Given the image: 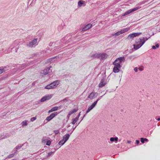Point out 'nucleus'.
Instances as JSON below:
<instances>
[{"label":"nucleus","mask_w":160,"mask_h":160,"mask_svg":"<svg viewBox=\"0 0 160 160\" xmlns=\"http://www.w3.org/2000/svg\"><path fill=\"white\" fill-rule=\"evenodd\" d=\"M105 93L103 95L101 96L99 98H98L97 100L95 101L90 106L88 107L87 110L86 112V114H87L89 112H90L93 108L96 106L97 103L98 101H99L103 97V96L105 94Z\"/></svg>","instance_id":"nucleus-1"},{"label":"nucleus","mask_w":160,"mask_h":160,"mask_svg":"<svg viewBox=\"0 0 160 160\" xmlns=\"http://www.w3.org/2000/svg\"><path fill=\"white\" fill-rule=\"evenodd\" d=\"M18 44V41H14L10 47L6 51V52L7 53H10L12 52V50L14 48L16 47Z\"/></svg>","instance_id":"nucleus-2"},{"label":"nucleus","mask_w":160,"mask_h":160,"mask_svg":"<svg viewBox=\"0 0 160 160\" xmlns=\"http://www.w3.org/2000/svg\"><path fill=\"white\" fill-rule=\"evenodd\" d=\"M125 61V58L124 57H120L117 58L116 60L113 62L115 64H118L121 65L120 64Z\"/></svg>","instance_id":"nucleus-3"},{"label":"nucleus","mask_w":160,"mask_h":160,"mask_svg":"<svg viewBox=\"0 0 160 160\" xmlns=\"http://www.w3.org/2000/svg\"><path fill=\"white\" fill-rule=\"evenodd\" d=\"M129 29V28H125L121 31H119L118 32H117L116 33L113 34H112V36H118L120 34H123L124 33H125L128 31Z\"/></svg>","instance_id":"nucleus-4"},{"label":"nucleus","mask_w":160,"mask_h":160,"mask_svg":"<svg viewBox=\"0 0 160 160\" xmlns=\"http://www.w3.org/2000/svg\"><path fill=\"white\" fill-rule=\"evenodd\" d=\"M37 44V39L35 38L30 42L27 45V46L29 47L32 48L36 46Z\"/></svg>","instance_id":"nucleus-5"},{"label":"nucleus","mask_w":160,"mask_h":160,"mask_svg":"<svg viewBox=\"0 0 160 160\" xmlns=\"http://www.w3.org/2000/svg\"><path fill=\"white\" fill-rule=\"evenodd\" d=\"M114 65V67L113 68V72L114 73H118L119 72L120 70L122 67L121 65H119L118 64H115L113 63Z\"/></svg>","instance_id":"nucleus-6"},{"label":"nucleus","mask_w":160,"mask_h":160,"mask_svg":"<svg viewBox=\"0 0 160 160\" xmlns=\"http://www.w3.org/2000/svg\"><path fill=\"white\" fill-rule=\"evenodd\" d=\"M141 8L140 7H136L135 8H134L132 9H130L128 10L125 13H124L122 15V16H124L126 15H127L131 12H132L134 11H135L137 10L138 9H139L140 8Z\"/></svg>","instance_id":"nucleus-7"},{"label":"nucleus","mask_w":160,"mask_h":160,"mask_svg":"<svg viewBox=\"0 0 160 160\" xmlns=\"http://www.w3.org/2000/svg\"><path fill=\"white\" fill-rule=\"evenodd\" d=\"M52 94H49L41 98L40 101L41 102H43L47 100H49L52 98Z\"/></svg>","instance_id":"nucleus-8"},{"label":"nucleus","mask_w":160,"mask_h":160,"mask_svg":"<svg viewBox=\"0 0 160 160\" xmlns=\"http://www.w3.org/2000/svg\"><path fill=\"white\" fill-rule=\"evenodd\" d=\"M148 38H147L146 37H142L139 38L137 41H136V44H140L142 43L144 41V43L145 42L148 40Z\"/></svg>","instance_id":"nucleus-9"},{"label":"nucleus","mask_w":160,"mask_h":160,"mask_svg":"<svg viewBox=\"0 0 160 160\" xmlns=\"http://www.w3.org/2000/svg\"><path fill=\"white\" fill-rule=\"evenodd\" d=\"M51 67H52L51 66L50 67H48L43 70V73L44 75H46L47 74H49L51 72L52 70L50 69V68Z\"/></svg>","instance_id":"nucleus-10"},{"label":"nucleus","mask_w":160,"mask_h":160,"mask_svg":"<svg viewBox=\"0 0 160 160\" xmlns=\"http://www.w3.org/2000/svg\"><path fill=\"white\" fill-rule=\"evenodd\" d=\"M98 95V94L96 92H91L89 95L88 96V98L90 99H92L96 98Z\"/></svg>","instance_id":"nucleus-11"},{"label":"nucleus","mask_w":160,"mask_h":160,"mask_svg":"<svg viewBox=\"0 0 160 160\" xmlns=\"http://www.w3.org/2000/svg\"><path fill=\"white\" fill-rule=\"evenodd\" d=\"M86 5V2L85 1L80 0L78 2V7L80 8L81 7H84Z\"/></svg>","instance_id":"nucleus-12"},{"label":"nucleus","mask_w":160,"mask_h":160,"mask_svg":"<svg viewBox=\"0 0 160 160\" xmlns=\"http://www.w3.org/2000/svg\"><path fill=\"white\" fill-rule=\"evenodd\" d=\"M141 32H135L132 33L131 34H130L128 36V38H134L138 36L140 34H141Z\"/></svg>","instance_id":"nucleus-13"},{"label":"nucleus","mask_w":160,"mask_h":160,"mask_svg":"<svg viewBox=\"0 0 160 160\" xmlns=\"http://www.w3.org/2000/svg\"><path fill=\"white\" fill-rule=\"evenodd\" d=\"M59 83V80H57L51 83V85H52V87L53 88H56Z\"/></svg>","instance_id":"nucleus-14"},{"label":"nucleus","mask_w":160,"mask_h":160,"mask_svg":"<svg viewBox=\"0 0 160 160\" xmlns=\"http://www.w3.org/2000/svg\"><path fill=\"white\" fill-rule=\"evenodd\" d=\"M144 43V42L143 41L142 43L140 44H134V48L136 50H137L141 47Z\"/></svg>","instance_id":"nucleus-15"},{"label":"nucleus","mask_w":160,"mask_h":160,"mask_svg":"<svg viewBox=\"0 0 160 160\" xmlns=\"http://www.w3.org/2000/svg\"><path fill=\"white\" fill-rule=\"evenodd\" d=\"M92 25L91 24L89 23L88 24L83 28L82 29V31H84L88 30V29L91 28L92 27Z\"/></svg>","instance_id":"nucleus-16"},{"label":"nucleus","mask_w":160,"mask_h":160,"mask_svg":"<svg viewBox=\"0 0 160 160\" xmlns=\"http://www.w3.org/2000/svg\"><path fill=\"white\" fill-rule=\"evenodd\" d=\"M106 83L104 81V80L103 79H102L98 85V86L100 88H102L105 86Z\"/></svg>","instance_id":"nucleus-17"},{"label":"nucleus","mask_w":160,"mask_h":160,"mask_svg":"<svg viewBox=\"0 0 160 160\" xmlns=\"http://www.w3.org/2000/svg\"><path fill=\"white\" fill-rule=\"evenodd\" d=\"M71 134H66L64 135L63 137V139L65 142H67L69 139Z\"/></svg>","instance_id":"nucleus-18"},{"label":"nucleus","mask_w":160,"mask_h":160,"mask_svg":"<svg viewBox=\"0 0 160 160\" xmlns=\"http://www.w3.org/2000/svg\"><path fill=\"white\" fill-rule=\"evenodd\" d=\"M108 55L106 53H100V59H103L107 58Z\"/></svg>","instance_id":"nucleus-19"},{"label":"nucleus","mask_w":160,"mask_h":160,"mask_svg":"<svg viewBox=\"0 0 160 160\" xmlns=\"http://www.w3.org/2000/svg\"><path fill=\"white\" fill-rule=\"evenodd\" d=\"M10 136L9 134H5V135L3 134L2 135H1L0 136V140L8 137Z\"/></svg>","instance_id":"nucleus-20"},{"label":"nucleus","mask_w":160,"mask_h":160,"mask_svg":"<svg viewBox=\"0 0 160 160\" xmlns=\"http://www.w3.org/2000/svg\"><path fill=\"white\" fill-rule=\"evenodd\" d=\"M92 57L94 58H98L100 59V53H95L92 56Z\"/></svg>","instance_id":"nucleus-21"},{"label":"nucleus","mask_w":160,"mask_h":160,"mask_svg":"<svg viewBox=\"0 0 160 160\" xmlns=\"http://www.w3.org/2000/svg\"><path fill=\"white\" fill-rule=\"evenodd\" d=\"M66 142H65L62 139L59 142L58 144L61 146H62Z\"/></svg>","instance_id":"nucleus-22"},{"label":"nucleus","mask_w":160,"mask_h":160,"mask_svg":"<svg viewBox=\"0 0 160 160\" xmlns=\"http://www.w3.org/2000/svg\"><path fill=\"white\" fill-rule=\"evenodd\" d=\"M118 138L117 137H112L110 139V140L111 142L116 141L117 142L118 140Z\"/></svg>","instance_id":"nucleus-23"},{"label":"nucleus","mask_w":160,"mask_h":160,"mask_svg":"<svg viewBox=\"0 0 160 160\" xmlns=\"http://www.w3.org/2000/svg\"><path fill=\"white\" fill-rule=\"evenodd\" d=\"M58 114V113L57 112H55L52 113L50 116L52 118H53L54 117L56 116Z\"/></svg>","instance_id":"nucleus-24"},{"label":"nucleus","mask_w":160,"mask_h":160,"mask_svg":"<svg viewBox=\"0 0 160 160\" xmlns=\"http://www.w3.org/2000/svg\"><path fill=\"white\" fill-rule=\"evenodd\" d=\"M28 122L27 120H24L22 122L21 124L22 127L24 126H26L28 125L27 122Z\"/></svg>","instance_id":"nucleus-25"},{"label":"nucleus","mask_w":160,"mask_h":160,"mask_svg":"<svg viewBox=\"0 0 160 160\" xmlns=\"http://www.w3.org/2000/svg\"><path fill=\"white\" fill-rule=\"evenodd\" d=\"M146 141V142H148V139L146 138H141V142L142 143H144V142Z\"/></svg>","instance_id":"nucleus-26"},{"label":"nucleus","mask_w":160,"mask_h":160,"mask_svg":"<svg viewBox=\"0 0 160 160\" xmlns=\"http://www.w3.org/2000/svg\"><path fill=\"white\" fill-rule=\"evenodd\" d=\"M78 120V119L77 118H75L73 119L72 120V121L71 123L72 124H74Z\"/></svg>","instance_id":"nucleus-27"},{"label":"nucleus","mask_w":160,"mask_h":160,"mask_svg":"<svg viewBox=\"0 0 160 160\" xmlns=\"http://www.w3.org/2000/svg\"><path fill=\"white\" fill-rule=\"evenodd\" d=\"M78 111L77 109H73L72 110H71L69 112V113L72 115L73 113L76 112Z\"/></svg>","instance_id":"nucleus-28"},{"label":"nucleus","mask_w":160,"mask_h":160,"mask_svg":"<svg viewBox=\"0 0 160 160\" xmlns=\"http://www.w3.org/2000/svg\"><path fill=\"white\" fill-rule=\"evenodd\" d=\"M52 86V85H51V83L49 85H47L45 87V88L48 89H53Z\"/></svg>","instance_id":"nucleus-29"},{"label":"nucleus","mask_w":160,"mask_h":160,"mask_svg":"<svg viewBox=\"0 0 160 160\" xmlns=\"http://www.w3.org/2000/svg\"><path fill=\"white\" fill-rule=\"evenodd\" d=\"M58 56L54 57L53 58H51L48 60V62H53L55 60L54 59L55 58H57Z\"/></svg>","instance_id":"nucleus-30"},{"label":"nucleus","mask_w":160,"mask_h":160,"mask_svg":"<svg viewBox=\"0 0 160 160\" xmlns=\"http://www.w3.org/2000/svg\"><path fill=\"white\" fill-rule=\"evenodd\" d=\"M54 153V152H50L48 153L47 155L46 156V157L47 158H49L50 156L52 155L53 153Z\"/></svg>","instance_id":"nucleus-31"},{"label":"nucleus","mask_w":160,"mask_h":160,"mask_svg":"<svg viewBox=\"0 0 160 160\" xmlns=\"http://www.w3.org/2000/svg\"><path fill=\"white\" fill-rule=\"evenodd\" d=\"M159 44L158 43H157L155 45V46H152V48L153 49H156V48H158L159 47Z\"/></svg>","instance_id":"nucleus-32"},{"label":"nucleus","mask_w":160,"mask_h":160,"mask_svg":"<svg viewBox=\"0 0 160 160\" xmlns=\"http://www.w3.org/2000/svg\"><path fill=\"white\" fill-rule=\"evenodd\" d=\"M59 108L58 107H54L52 108V109L53 112L57 111L58 109Z\"/></svg>","instance_id":"nucleus-33"},{"label":"nucleus","mask_w":160,"mask_h":160,"mask_svg":"<svg viewBox=\"0 0 160 160\" xmlns=\"http://www.w3.org/2000/svg\"><path fill=\"white\" fill-rule=\"evenodd\" d=\"M14 153H12L9 155L7 157V158H10L13 157L14 155Z\"/></svg>","instance_id":"nucleus-34"},{"label":"nucleus","mask_w":160,"mask_h":160,"mask_svg":"<svg viewBox=\"0 0 160 160\" xmlns=\"http://www.w3.org/2000/svg\"><path fill=\"white\" fill-rule=\"evenodd\" d=\"M128 58L130 60H133L135 58V57L134 56H129Z\"/></svg>","instance_id":"nucleus-35"},{"label":"nucleus","mask_w":160,"mask_h":160,"mask_svg":"<svg viewBox=\"0 0 160 160\" xmlns=\"http://www.w3.org/2000/svg\"><path fill=\"white\" fill-rule=\"evenodd\" d=\"M52 119V118L50 116L48 117L47 118H46V120L47 121H49L51 120Z\"/></svg>","instance_id":"nucleus-36"},{"label":"nucleus","mask_w":160,"mask_h":160,"mask_svg":"<svg viewBox=\"0 0 160 160\" xmlns=\"http://www.w3.org/2000/svg\"><path fill=\"white\" fill-rule=\"evenodd\" d=\"M51 143V142L50 140H48L47 141L46 145L47 146H50Z\"/></svg>","instance_id":"nucleus-37"},{"label":"nucleus","mask_w":160,"mask_h":160,"mask_svg":"<svg viewBox=\"0 0 160 160\" xmlns=\"http://www.w3.org/2000/svg\"><path fill=\"white\" fill-rule=\"evenodd\" d=\"M36 119V118L35 117H33L32 118H31L30 120L32 122H33L34 121H35Z\"/></svg>","instance_id":"nucleus-38"},{"label":"nucleus","mask_w":160,"mask_h":160,"mask_svg":"<svg viewBox=\"0 0 160 160\" xmlns=\"http://www.w3.org/2000/svg\"><path fill=\"white\" fill-rule=\"evenodd\" d=\"M5 69L4 68L0 69V74H2L3 72L5 71Z\"/></svg>","instance_id":"nucleus-39"},{"label":"nucleus","mask_w":160,"mask_h":160,"mask_svg":"<svg viewBox=\"0 0 160 160\" xmlns=\"http://www.w3.org/2000/svg\"><path fill=\"white\" fill-rule=\"evenodd\" d=\"M22 145H18V146H17L16 147V148L18 150V149H20V148H21L22 147Z\"/></svg>","instance_id":"nucleus-40"},{"label":"nucleus","mask_w":160,"mask_h":160,"mask_svg":"<svg viewBox=\"0 0 160 160\" xmlns=\"http://www.w3.org/2000/svg\"><path fill=\"white\" fill-rule=\"evenodd\" d=\"M18 150L16 148L13 149V151L14 152L13 153H14V154L18 152Z\"/></svg>","instance_id":"nucleus-41"},{"label":"nucleus","mask_w":160,"mask_h":160,"mask_svg":"<svg viewBox=\"0 0 160 160\" xmlns=\"http://www.w3.org/2000/svg\"><path fill=\"white\" fill-rule=\"evenodd\" d=\"M25 66V65L24 64H23L21 66V68H19V70H22V69H23L24 68V67Z\"/></svg>","instance_id":"nucleus-42"},{"label":"nucleus","mask_w":160,"mask_h":160,"mask_svg":"<svg viewBox=\"0 0 160 160\" xmlns=\"http://www.w3.org/2000/svg\"><path fill=\"white\" fill-rule=\"evenodd\" d=\"M41 102L40 101H36L34 102V104H39Z\"/></svg>","instance_id":"nucleus-43"},{"label":"nucleus","mask_w":160,"mask_h":160,"mask_svg":"<svg viewBox=\"0 0 160 160\" xmlns=\"http://www.w3.org/2000/svg\"><path fill=\"white\" fill-rule=\"evenodd\" d=\"M138 68L137 67L135 68H134V70L136 72H137L138 71Z\"/></svg>","instance_id":"nucleus-44"},{"label":"nucleus","mask_w":160,"mask_h":160,"mask_svg":"<svg viewBox=\"0 0 160 160\" xmlns=\"http://www.w3.org/2000/svg\"><path fill=\"white\" fill-rule=\"evenodd\" d=\"M71 115V114H70L69 113H68V114L67 116V118L68 119L70 116Z\"/></svg>","instance_id":"nucleus-45"},{"label":"nucleus","mask_w":160,"mask_h":160,"mask_svg":"<svg viewBox=\"0 0 160 160\" xmlns=\"http://www.w3.org/2000/svg\"><path fill=\"white\" fill-rule=\"evenodd\" d=\"M136 143L137 144H138L139 142H140V141L139 140H137L136 141Z\"/></svg>","instance_id":"nucleus-46"},{"label":"nucleus","mask_w":160,"mask_h":160,"mask_svg":"<svg viewBox=\"0 0 160 160\" xmlns=\"http://www.w3.org/2000/svg\"><path fill=\"white\" fill-rule=\"evenodd\" d=\"M54 132L56 134H57L58 133L59 131L58 130H55L54 131Z\"/></svg>","instance_id":"nucleus-47"},{"label":"nucleus","mask_w":160,"mask_h":160,"mask_svg":"<svg viewBox=\"0 0 160 160\" xmlns=\"http://www.w3.org/2000/svg\"><path fill=\"white\" fill-rule=\"evenodd\" d=\"M80 112L78 114V115L77 116V117L76 118H78V119H79V117L80 116Z\"/></svg>","instance_id":"nucleus-48"},{"label":"nucleus","mask_w":160,"mask_h":160,"mask_svg":"<svg viewBox=\"0 0 160 160\" xmlns=\"http://www.w3.org/2000/svg\"><path fill=\"white\" fill-rule=\"evenodd\" d=\"M77 127V126H76L75 127H74V128H73V130H72V132H71V133H70V134H71L72 132L73 131L75 130V128H76V127Z\"/></svg>","instance_id":"nucleus-49"},{"label":"nucleus","mask_w":160,"mask_h":160,"mask_svg":"<svg viewBox=\"0 0 160 160\" xmlns=\"http://www.w3.org/2000/svg\"><path fill=\"white\" fill-rule=\"evenodd\" d=\"M138 69H139L140 71H142L143 70V69L141 68H138Z\"/></svg>","instance_id":"nucleus-50"},{"label":"nucleus","mask_w":160,"mask_h":160,"mask_svg":"<svg viewBox=\"0 0 160 160\" xmlns=\"http://www.w3.org/2000/svg\"><path fill=\"white\" fill-rule=\"evenodd\" d=\"M53 111H52V109H51V110H49L48 112V113H50V112H53Z\"/></svg>","instance_id":"nucleus-51"},{"label":"nucleus","mask_w":160,"mask_h":160,"mask_svg":"<svg viewBox=\"0 0 160 160\" xmlns=\"http://www.w3.org/2000/svg\"><path fill=\"white\" fill-rule=\"evenodd\" d=\"M18 49V48H16L15 49V52H17V50Z\"/></svg>","instance_id":"nucleus-52"},{"label":"nucleus","mask_w":160,"mask_h":160,"mask_svg":"<svg viewBox=\"0 0 160 160\" xmlns=\"http://www.w3.org/2000/svg\"><path fill=\"white\" fill-rule=\"evenodd\" d=\"M127 142L128 143H130L131 142V141L128 140L127 141Z\"/></svg>","instance_id":"nucleus-53"},{"label":"nucleus","mask_w":160,"mask_h":160,"mask_svg":"<svg viewBox=\"0 0 160 160\" xmlns=\"http://www.w3.org/2000/svg\"><path fill=\"white\" fill-rule=\"evenodd\" d=\"M157 119L158 121H160V118H158Z\"/></svg>","instance_id":"nucleus-54"},{"label":"nucleus","mask_w":160,"mask_h":160,"mask_svg":"<svg viewBox=\"0 0 160 160\" xmlns=\"http://www.w3.org/2000/svg\"><path fill=\"white\" fill-rule=\"evenodd\" d=\"M83 119H82L81 120V121L79 122H78V125H77L76 126H78L79 124V123H80V122H81L82 120Z\"/></svg>","instance_id":"nucleus-55"},{"label":"nucleus","mask_w":160,"mask_h":160,"mask_svg":"<svg viewBox=\"0 0 160 160\" xmlns=\"http://www.w3.org/2000/svg\"><path fill=\"white\" fill-rule=\"evenodd\" d=\"M46 137H44L43 138V139H42V140L43 141L44 140V138H46Z\"/></svg>","instance_id":"nucleus-56"},{"label":"nucleus","mask_w":160,"mask_h":160,"mask_svg":"<svg viewBox=\"0 0 160 160\" xmlns=\"http://www.w3.org/2000/svg\"><path fill=\"white\" fill-rule=\"evenodd\" d=\"M65 80L66 81H69V80L68 79H66Z\"/></svg>","instance_id":"nucleus-57"},{"label":"nucleus","mask_w":160,"mask_h":160,"mask_svg":"<svg viewBox=\"0 0 160 160\" xmlns=\"http://www.w3.org/2000/svg\"><path fill=\"white\" fill-rule=\"evenodd\" d=\"M62 40L63 41V39H62V40H61V42H62Z\"/></svg>","instance_id":"nucleus-58"},{"label":"nucleus","mask_w":160,"mask_h":160,"mask_svg":"<svg viewBox=\"0 0 160 160\" xmlns=\"http://www.w3.org/2000/svg\"><path fill=\"white\" fill-rule=\"evenodd\" d=\"M85 116V115H84L83 117H84Z\"/></svg>","instance_id":"nucleus-59"}]
</instances>
